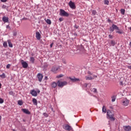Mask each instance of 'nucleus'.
Returning a JSON list of instances; mask_svg holds the SVG:
<instances>
[{
    "label": "nucleus",
    "mask_w": 131,
    "mask_h": 131,
    "mask_svg": "<svg viewBox=\"0 0 131 131\" xmlns=\"http://www.w3.org/2000/svg\"><path fill=\"white\" fill-rule=\"evenodd\" d=\"M6 28H10V26L7 25V26H6Z\"/></svg>",
    "instance_id": "47"
},
{
    "label": "nucleus",
    "mask_w": 131,
    "mask_h": 131,
    "mask_svg": "<svg viewBox=\"0 0 131 131\" xmlns=\"http://www.w3.org/2000/svg\"><path fill=\"white\" fill-rule=\"evenodd\" d=\"M63 19L62 17H60L59 18V20L60 21V22H62V21H63Z\"/></svg>",
    "instance_id": "40"
},
{
    "label": "nucleus",
    "mask_w": 131,
    "mask_h": 131,
    "mask_svg": "<svg viewBox=\"0 0 131 131\" xmlns=\"http://www.w3.org/2000/svg\"><path fill=\"white\" fill-rule=\"evenodd\" d=\"M57 85L59 86V88H63V86L65 85H67V81H61L60 80H58L57 81Z\"/></svg>",
    "instance_id": "4"
},
{
    "label": "nucleus",
    "mask_w": 131,
    "mask_h": 131,
    "mask_svg": "<svg viewBox=\"0 0 131 131\" xmlns=\"http://www.w3.org/2000/svg\"><path fill=\"white\" fill-rule=\"evenodd\" d=\"M88 85H89V86H91V84H88V83H85L83 84L84 88H88Z\"/></svg>",
    "instance_id": "30"
},
{
    "label": "nucleus",
    "mask_w": 131,
    "mask_h": 131,
    "mask_svg": "<svg viewBox=\"0 0 131 131\" xmlns=\"http://www.w3.org/2000/svg\"><path fill=\"white\" fill-rule=\"evenodd\" d=\"M0 76L2 77V78H6V74L4 73L1 75Z\"/></svg>",
    "instance_id": "31"
},
{
    "label": "nucleus",
    "mask_w": 131,
    "mask_h": 131,
    "mask_svg": "<svg viewBox=\"0 0 131 131\" xmlns=\"http://www.w3.org/2000/svg\"><path fill=\"white\" fill-rule=\"evenodd\" d=\"M18 104L19 105V106H22L23 105V102H22L21 100H18Z\"/></svg>",
    "instance_id": "27"
},
{
    "label": "nucleus",
    "mask_w": 131,
    "mask_h": 131,
    "mask_svg": "<svg viewBox=\"0 0 131 131\" xmlns=\"http://www.w3.org/2000/svg\"><path fill=\"white\" fill-rule=\"evenodd\" d=\"M46 23H47V24H49V25H51V24H52V21L50 20V19H47V20H46Z\"/></svg>",
    "instance_id": "23"
},
{
    "label": "nucleus",
    "mask_w": 131,
    "mask_h": 131,
    "mask_svg": "<svg viewBox=\"0 0 131 131\" xmlns=\"http://www.w3.org/2000/svg\"><path fill=\"white\" fill-rule=\"evenodd\" d=\"M23 131H26V128H23Z\"/></svg>",
    "instance_id": "50"
},
{
    "label": "nucleus",
    "mask_w": 131,
    "mask_h": 131,
    "mask_svg": "<svg viewBox=\"0 0 131 131\" xmlns=\"http://www.w3.org/2000/svg\"><path fill=\"white\" fill-rule=\"evenodd\" d=\"M86 80H92L94 79V77H88L85 76Z\"/></svg>",
    "instance_id": "22"
},
{
    "label": "nucleus",
    "mask_w": 131,
    "mask_h": 131,
    "mask_svg": "<svg viewBox=\"0 0 131 131\" xmlns=\"http://www.w3.org/2000/svg\"><path fill=\"white\" fill-rule=\"evenodd\" d=\"M3 103H4V99L0 98V104H3Z\"/></svg>",
    "instance_id": "36"
},
{
    "label": "nucleus",
    "mask_w": 131,
    "mask_h": 131,
    "mask_svg": "<svg viewBox=\"0 0 131 131\" xmlns=\"http://www.w3.org/2000/svg\"><path fill=\"white\" fill-rule=\"evenodd\" d=\"M41 35L40 33H39V32H36V38L38 39V40H39L40 39Z\"/></svg>",
    "instance_id": "15"
},
{
    "label": "nucleus",
    "mask_w": 131,
    "mask_h": 131,
    "mask_svg": "<svg viewBox=\"0 0 131 131\" xmlns=\"http://www.w3.org/2000/svg\"><path fill=\"white\" fill-rule=\"evenodd\" d=\"M92 91L93 92V93H94V94H96V93H97V89L93 88L92 89Z\"/></svg>",
    "instance_id": "34"
},
{
    "label": "nucleus",
    "mask_w": 131,
    "mask_h": 131,
    "mask_svg": "<svg viewBox=\"0 0 131 131\" xmlns=\"http://www.w3.org/2000/svg\"><path fill=\"white\" fill-rule=\"evenodd\" d=\"M102 112H104V113H107V109H106V106H105V105H103L102 107Z\"/></svg>",
    "instance_id": "20"
},
{
    "label": "nucleus",
    "mask_w": 131,
    "mask_h": 131,
    "mask_svg": "<svg viewBox=\"0 0 131 131\" xmlns=\"http://www.w3.org/2000/svg\"><path fill=\"white\" fill-rule=\"evenodd\" d=\"M108 36H109V38H113V36H112V35H111V34H110L109 35H108Z\"/></svg>",
    "instance_id": "44"
},
{
    "label": "nucleus",
    "mask_w": 131,
    "mask_h": 131,
    "mask_svg": "<svg viewBox=\"0 0 131 131\" xmlns=\"http://www.w3.org/2000/svg\"><path fill=\"white\" fill-rule=\"evenodd\" d=\"M63 63H64V64H66V62L65 61H63Z\"/></svg>",
    "instance_id": "52"
},
{
    "label": "nucleus",
    "mask_w": 131,
    "mask_h": 131,
    "mask_svg": "<svg viewBox=\"0 0 131 131\" xmlns=\"http://www.w3.org/2000/svg\"><path fill=\"white\" fill-rule=\"evenodd\" d=\"M111 46H113V47H114V46H115V41H114V40H111Z\"/></svg>",
    "instance_id": "29"
},
{
    "label": "nucleus",
    "mask_w": 131,
    "mask_h": 131,
    "mask_svg": "<svg viewBox=\"0 0 131 131\" xmlns=\"http://www.w3.org/2000/svg\"><path fill=\"white\" fill-rule=\"evenodd\" d=\"M70 79L71 80V81H72L73 82H76L77 81H80V79H79V78H76L75 77L74 78H70Z\"/></svg>",
    "instance_id": "11"
},
{
    "label": "nucleus",
    "mask_w": 131,
    "mask_h": 131,
    "mask_svg": "<svg viewBox=\"0 0 131 131\" xmlns=\"http://www.w3.org/2000/svg\"><path fill=\"white\" fill-rule=\"evenodd\" d=\"M115 30L116 33L118 34H123V31L119 29V27H117L116 25L113 24L112 26L110 28V31L112 33Z\"/></svg>",
    "instance_id": "1"
},
{
    "label": "nucleus",
    "mask_w": 131,
    "mask_h": 131,
    "mask_svg": "<svg viewBox=\"0 0 131 131\" xmlns=\"http://www.w3.org/2000/svg\"><path fill=\"white\" fill-rule=\"evenodd\" d=\"M1 2H3V3H6L7 2V0H1Z\"/></svg>",
    "instance_id": "46"
},
{
    "label": "nucleus",
    "mask_w": 131,
    "mask_h": 131,
    "mask_svg": "<svg viewBox=\"0 0 131 131\" xmlns=\"http://www.w3.org/2000/svg\"><path fill=\"white\" fill-rule=\"evenodd\" d=\"M88 74H92L91 73V72H88Z\"/></svg>",
    "instance_id": "53"
},
{
    "label": "nucleus",
    "mask_w": 131,
    "mask_h": 131,
    "mask_svg": "<svg viewBox=\"0 0 131 131\" xmlns=\"http://www.w3.org/2000/svg\"><path fill=\"white\" fill-rule=\"evenodd\" d=\"M94 77H95V78H97V77H98L97 76H94V77H93V78H94Z\"/></svg>",
    "instance_id": "54"
},
{
    "label": "nucleus",
    "mask_w": 131,
    "mask_h": 131,
    "mask_svg": "<svg viewBox=\"0 0 131 131\" xmlns=\"http://www.w3.org/2000/svg\"><path fill=\"white\" fill-rule=\"evenodd\" d=\"M43 115L45 117H49V115L48 114H47V113H43Z\"/></svg>",
    "instance_id": "35"
},
{
    "label": "nucleus",
    "mask_w": 131,
    "mask_h": 131,
    "mask_svg": "<svg viewBox=\"0 0 131 131\" xmlns=\"http://www.w3.org/2000/svg\"><path fill=\"white\" fill-rule=\"evenodd\" d=\"M53 46H54V42H52L50 45V48H53Z\"/></svg>",
    "instance_id": "42"
},
{
    "label": "nucleus",
    "mask_w": 131,
    "mask_h": 131,
    "mask_svg": "<svg viewBox=\"0 0 131 131\" xmlns=\"http://www.w3.org/2000/svg\"><path fill=\"white\" fill-rule=\"evenodd\" d=\"M37 93H38V94H39V93H40V91L38 90V91H37Z\"/></svg>",
    "instance_id": "48"
},
{
    "label": "nucleus",
    "mask_w": 131,
    "mask_h": 131,
    "mask_svg": "<svg viewBox=\"0 0 131 131\" xmlns=\"http://www.w3.org/2000/svg\"><path fill=\"white\" fill-rule=\"evenodd\" d=\"M3 47H4V48H8V43L7 42V41L4 42Z\"/></svg>",
    "instance_id": "26"
},
{
    "label": "nucleus",
    "mask_w": 131,
    "mask_h": 131,
    "mask_svg": "<svg viewBox=\"0 0 131 131\" xmlns=\"http://www.w3.org/2000/svg\"><path fill=\"white\" fill-rule=\"evenodd\" d=\"M9 95H11V96H13V95H14V92H13V91H10L9 92Z\"/></svg>",
    "instance_id": "38"
},
{
    "label": "nucleus",
    "mask_w": 131,
    "mask_h": 131,
    "mask_svg": "<svg viewBox=\"0 0 131 131\" xmlns=\"http://www.w3.org/2000/svg\"><path fill=\"white\" fill-rule=\"evenodd\" d=\"M32 102L34 105L36 106L37 105V100L35 98H33L32 100Z\"/></svg>",
    "instance_id": "19"
},
{
    "label": "nucleus",
    "mask_w": 131,
    "mask_h": 131,
    "mask_svg": "<svg viewBox=\"0 0 131 131\" xmlns=\"http://www.w3.org/2000/svg\"><path fill=\"white\" fill-rule=\"evenodd\" d=\"M63 75L62 74H60L59 75H57L56 76L57 78H61V77H63Z\"/></svg>",
    "instance_id": "33"
},
{
    "label": "nucleus",
    "mask_w": 131,
    "mask_h": 131,
    "mask_svg": "<svg viewBox=\"0 0 131 131\" xmlns=\"http://www.w3.org/2000/svg\"><path fill=\"white\" fill-rule=\"evenodd\" d=\"M45 79H48V77L47 76H45Z\"/></svg>",
    "instance_id": "51"
},
{
    "label": "nucleus",
    "mask_w": 131,
    "mask_h": 131,
    "mask_svg": "<svg viewBox=\"0 0 131 131\" xmlns=\"http://www.w3.org/2000/svg\"><path fill=\"white\" fill-rule=\"evenodd\" d=\"M23 121H24V122H25V120H23Z\"/></svg>",
    "instance_id": "58"
},
{
    "label": "nucleus",
    "mask_w": 131,
    "mask_h": 131,
    "mask_svg": "<svg viewBox=\"0 0 131 131\" xmlns=\"http://www.w3.org/2000/svg\"><path fill=\"white\" fill-rule=\"evenodd\" d=\"M74 35H76V36H77V34H76V33H74Z\"/></svg>",
    "instance_id": "55"
},
{
    "label": "nucleus",
    "mask_w": 131,
    "mask_h": 131,
    "mask_svg": "<svg viewBox=\"0 0 131 131\" xmlns=\"http://www.w3.org/2000/svg\"><path fill=\"white\" fill-rule=\"evenodd\" d=\"M13 131H16L15 129H13Z\"/></svg>",
    "instance_id": "59"
},
{
    "label": "nucleus",
    "mask_w": 131,
    "mask_h": 131,
    "mask_svg": "<svg viewBox=\"0 0 131 131\" xmlns=\"http://www.w3.org/2000/svg\"><path fill=\"white\" fill-rule=\"evenodd\" d=\"M30 61L33 64V63H34V61H35V59H34V57H31L30 58Z\"/></svg>",
    "instance_id": "21"
},
{
    "label": "nucleus",
    "mask_w": 131,
    "mask_h": 131,
    "mask_svg": "<svg viewBox=\"0 0 131 131\" xmlns=\"http://www.w3.org/2000/svg\"><path fill=\"white\" fill-rule=\"evenodd\" d=\"M69 6L71 8V9H74L76 8L75 4H74V3L72 2V1H70V2L69 3Z\"/></svg>",
    "instance_id": "8"
},
{
    "label": "nucleus",
    "mask_w": 131,
    "mask_h": 131,
    "mask_svg": "<svg viewBox=\"0 0 131 131\" xmlns=\"http://www.w3.org/2000/svg\"><path fill=\"white\" fill-rule=\"evenodd\" d=\"M63 128L68 131L72 130V127L68 124H65L63 126Z\"/></svg>",
    "instance_id": "6"
},
{
    "label": "nucleus",
    "mask_w": 131,
    "mask_h": 131,
    "mask_svg": "<svg viewBox=\"0 0 131 131\" xmlns=\"http://www.w3.org/2000/svg\"><path fill=\"white\" fill-rule=\"evenodd\" d=\"M21 111H23L24 113H25V114H28V115L30 114V112H29V110H28V109L22 108Z\"/></svg>",
    "instance_id": "14"
},
{
    "label": "nucleus",
    "mask_w": 131,
    "mask_h": 131,
    "mask_svg": "<svg viewBox=\"0 0 131 131\" xmlns=\"http://www.w3.org/2000/svg\"><path fill=\"white\" fill-rule=\"evenodd\" d=\"M2 21L5 23H9V17L6 16H3L2 18Z\"/></svg>",
    "instance_id": "12"
},
{
    "label": "nucleus",
    "mask_w": 131,
    "mask_h": 131,
    "mask_svg": "<svg viewBox=\"0 0 131 131\" xmlns=\"http://www.w3.org/2000/svg\"><path fill=\"white\" fill-rule=\"evenodd\" d=\"M121 12V14H122V15H124L125 13V10L123 9H121L120 10Z\"/></svg>",
    "instance_id": "25"
},
{
    "label": "nucleus",
    "mask_w": 131,
    "mask_h": 131,
    "mask_svg": "<svg viewBox=\"0 0 131 131\" xmlns=\"http://www.w3.org/2000/svg\"><path fill=\"white\" fill-rule=\"evenodd\" d=\"M124 129L125 131H130L131 130V126H124Z\"/></svg>",
    "instance_id": "16"
},
{
    "label": "nucleus",
    "mask_w": 131,
    "mask_h": 131,
    "mask_svg": "<svg viewBox=\"0 0 131 131\" xmlns=\"http://www.w3.org/2000/svg\"><path fill=\"white\" fill-rule=\"evenodd\" d=\"M21 64L23 67V68H27L28 67V63L26 62V61H25L23 60H21Z\"/></svg>",
    "instance_id": "7"
},
{
    "label": "nucleus",
    "mask_w": 131,
    "mask_h": 131,
    "mask_svg": "<svg viewBox=\"0 0 131 131\" xmlns=\"http://www.w3.org/2000/svg\"><path fill=\"white\" fill-rule=\"evenodd\" d=\"M115 100H116L115 96L112 97V102H115Z\"/></svg>",
    "instance_id": "32"
},
{
    "label": "nucleus",
    "mask_w": 131,
    "mask_h": 131,
    "mask_svg": "<svg viewBox=\"0 0 131 131\" xmlns=\"http://www.w3.org/2000/svg\"><path fill=\"white\" fill-rule=\"evenodd\" d=\"M57 85H58L57 83H56L55 82H53L51 84L52 88H53L54 89H55V88H56Z\"/></svg>",
    "instance_id": "18"
},
{
    "label": "nucleus",
    "mask_w": 131,
    "mask_h": 131,
    "mask_svg": "<svg viewBox=\"0 0 131 131\" xmlns=\"http://www.w3.org/2000/svg\"><path fill=\"white\" fill-rule=\"evenodd\" d=\"M106 117L108 119H110L111 121H114L115 120V118H114V113L113 111L110 110L107 111Z\"/></svg>",
    "instance_id": "2"
},
{
    "label": "nucleus",
    "mask_w": 131,
    "mask_h": 131,
    "mask_svg": "<svg viewBox=\"0 0 131 131\" xmlns=\"http://www.w3.org/2000/svg\"><path fill=\"white\" fill-rule=\"evenodd\" d=\"M7 42L8 43V46L9 48H13V44H12V42H11V40H8Z\"/></svg>",
    "instance_id": "17"
},
{
    "label": "nucleus",
    "mask_w": 131,
    "mask_h": 131,
    "mask_svg": "<svg viewBox=\"0 0 131 131\" xmlns=\"http://www.w3.org/2000/svg\"><path fill=\"white\" fill-rule=\"evenodd\" d=\"M3 9H7V6L3 5L2 6Z\"/></svg>",
    "instance_id": "39"
},
{
    "label": "nucleus",
    "mask_w": 131,
    "mask_h": 131,
    "mask_svg": "<svg viewBox=\"0 0 131 131\" xmlns=\"http://www.w3.org/2000/svg\"><path fill=\"white\" fill-rule=\"evenodd\" d=\"M37 78H38V81L40 82L41 80H42V78L43 77V75L41 73H38L37 75Z\"/></svg>",
    "instance_id": "10"
},
{
    "label": "nucleus",
    "mask_w": 131,
    "mask_h": 131,
    "mask_svg": "<svg viewBox=\"0 0 131 131\" xmlns=\"http://www.w3.org/2000/svg\"><path fill=\"white\" fill-rule=\"evenodd\" d=\"M60 68L59 67H57L56 66H53L52 68H51V71L52 72H53V73H58V70Z\"/></svg>",
    "instance_id": "5"
},
{
    "label": "nucleus",
    "mask_w": 131,
    "mask_h": 131,
    "mask_svg": "<svg viewBox=\"0 0 131 131\" xmlns=\"http://www.w3.org/2000/svg\"><path fill=\"white\" fill-rule=\"evenodd\" d=\"M30 94L34 97H36L37 96V92L35 91L34 90L31 91Z\"/></svg>",
    "instance_id": "13"
},
{
    "label": "nucleus",
    "mask_w": 131,
    "mask_h": 131,
    "mask_svg": "<svg viewBox=\"0 0 131 131\" xmlns=\"http://www.w3.org/2000/svg\"><path fill=\"white\" fill-rule=\"evenodd\" d=\"M10 67H11V64H8L7 66H6V68L7 69H9L10 68Z\"/></svg>",
    "instance_id": "37"
},
{
    "label": "nucleus",
    "mask_w": 131,
    "mask_h": 131,
    "mask_svg": "<svg viewBox=\"0 0 131 131\" xmlns=\"http://www.w3.org/2000/svg\"><path fill=\"white\" fill-rule=\"evenodd\" d=\"M92 15L93 16L97 15V11L96 10H92Z\"/></svg>",
    "instance_id": "28"
},
{
    "label": "nucleus",
    "mask_w": 131,
    "mask_h": 131,
    "mask_svg": "<svg viewBox=\"0 0 131 131\" xmlns=\"http://www.w3.org/2000/svg\"><path fill=\"white\" fill-rule=\"evenodd\" d=\"M104 5H107V6H109V0H104Z\"/></svg>",
    "instance_id": "24"
},
{
    "label": "nucleus",
    "mask_w": 131,
    "mask_h": 131,
    "mask_svg": "<svg viewBox=\"0 0 131 131\" xmlns=\"http://www.w3.org/2000/svg\"><path fill=\"white\" fill-rule=\"evenodd\" d=\"M0 89H2V83L0 82Z\"/></svg>",
    "instance_id": "49"
},
{
    "label": "nucleus",
    "mask_w": 131,
    "mask_h": 131,
    "mask_svg": "<svg viewBox=\"0 0 131 131\" xmlns=\"http://www.w3.org/2000/svg\"><path fill=\"white\" fill-rule=\"evenodd\" d=\"M59 15L62 17L69 16V13H67V12L65 11V10L63 9H60Z\"/></svg>",
    "instance_id": "3"
},
{
    "label": "nucleus",
    "mask_w": 131,
    "mask_h": 131,
    "mask_svg": "<svg viewBox=\"0 0 131 131\" xmlns=\"http://www.w3.org/2000/svg\"><path fill=\"white\" fill-rule=\"evenodd\" d=\"M120 85H123V81H121L120 83Z\"/></svg>",
    "instance_id": "45"
},
{
    "label": "nucleus",
    "mask_w": 131,
    "mask_h": 131,
    "mask_svg": "<svg viewBox=\"0 0 131 131\" xmlns=\"http://www.w3.org/2000/svg\"><path fill=\"white\" fill-rule=\"evenodd\" d=\"M101 1H102V0H98V2H101Z\"/></svg>",
    "instance_id": "57"
},
{
    "label": "nucleus",
    "mask_w": 131,
    "mask_h": 131,
    "mask_svg": "<svg viewBox=\"0 0 131 131\" xmlns=\"http://www.w3.org/2000/svg\"><path fill=\"white\" fill-rule=\"evenodd\" d=\"M128 104H129V101H128V100L126 99L123 100L122 101L123 106H127V105H128Z\"/></svg>",
    "instance_id": "9"
},
{
    "label": "nucleus",
    "mask_w": 131,
    "mask_h": 131,
    "mask_svg": "<svg viewBox=\"0 0 131 131\" xmlns=\"http://www.w3.org/2000/svg\"><path fill=\"white\" fill-rule=\"evenodd\" d=\"M108 22H111V20L110 19H108Z\"/></svg>",
    "instance_id": "56"
},
{
    "label": "nucleus",
    "mask_w": 131,
    "mask_h": 131,
    "mask_svg": "<svg viewBox=\"0 0 131 131\" xmlns=\"http://www.w3.org/2000/svg\"><path fill=\"white\" fill-rule=\"evenodd\" d=\"M17 36V32H14L13 33V36Z\"/></svg>",
    "instance_id": "41"
},
{
    "label": "nucleus",
    "mask_w": 131,
    "mask_h": 131,
    "mask_svg": "<svg viewBox=\"0 0 131 131\" xmlns=\"http://www.w3.org/2000/svg\"><path fill=\"white\" fill-rule=\"evenodd\" d=\"M74 28H76V29H77V28H78V26L75 25Z\"/></svg>",
    "instance_id": "43"
}]
</instances>
